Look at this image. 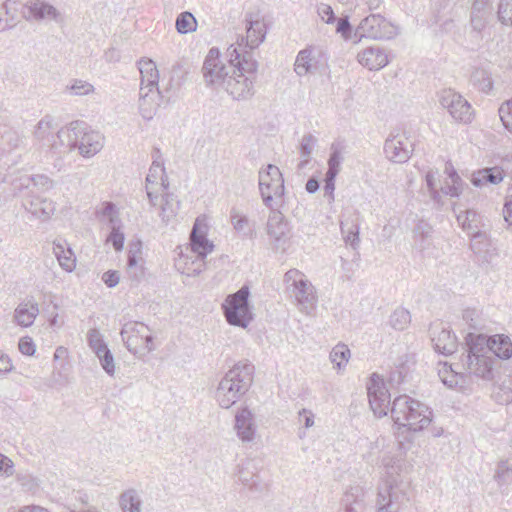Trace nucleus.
Listing matches in <instances>:
<instances>
[{"instance_id":"obj_1","label":"nucleus","mask_w":512,"mask_h":512,"mask_svg":"<svg viewBox=\"0 0 512 512\" xmlns=\"http://www.w3.org/2000/svg\"><path fill=\"white\" fill-rule=\"evenodd\" d=\"M465 346V352L460 357L462 366L470 374L485 381H491L494 378L495 360L490 353L502 360L512 357V341L505 334L487 336L470 332L465 337Z\"/></svg>"},{"instance_id":"obj_2","label":"nucleus","mask_w":512,"mask_h":512,"mask_svg":"<svg viewBox=\"0 0 512 512\" xmlns=\"http://www.w3.org/2000/svg\"><path fill=\"white\" fill-rule=\"evenodd\" d=\"M138 69L141 75L139 110L144 119L150 120L157 108L164 102L168 103L174 94V90L180 86L179 79L174 83L175 75L180 72V68L173 67L172 76L164 91L159 88V71L152 59H140Z\"/></svg>"},{"instance_id":"obj_3","label":"nucleus","mask_w":512,"mask_h":512,"mask_svg":"<svg viewBox=\"0 0 512 512\" xmlns=\"http://www.w3.org/2000/svg\"><path fill=\"white\" fill-rule=\"evenodd\" d=\"M228 54L234 67L226 79L224 89L234 100H248L255 94L254 83L258 70V62L251 51H238L230 45Z\"/></svg>"},{"instance_id":"obj_4","label":"nucleus","mask_w":512,"mask_h":512,"mask_svg":"<svg viewBox=\"0 0 512 512\" xmlns=\"http://www.w3.org/2000/svg\"><path fill=\"white\" fill-rule=\"evenodd\" d=\"M255 367L250 362H238L221 379L216 400L219 405L228 409L232 407L251 387Z\"/></svg>"},{"instance_id":"obj_5","label":"nucleus","mask_w":512,"mask_h":512,"mask_svg":"<svg viewBox=\"0 0 512 512\" xmlns=\"http://www.w3.org/2000/svg\"><path fill=\"white\" fill-rule=\"evenodd\" d=\"M391 417L399 428L404 427L413 432L425 429L432 421V410L424 403L407 395L394 399Z\"/></svg>"},{"instance_id":"obj_6","label":"nucleus","mask_w":512,"mask_h":512,"mask_svg":"<svg viewBox=\"0 0 512 512\" xmlns=\"http://www.w3.org/2000/svg\"><path fill=\"white\" fill-rule=\"evenodd\" d=\"M249 296L250 288L244 284L238 291L226 297L222 309L230 325L246 328L253 320Z\"/></svg>"},{"instance_id":"obj_7","label":"nucleus","mask_w":512,"mask_h":512,"mask_svg":"<svg viewBox=\"0 0 512 512\" xmlns=\"http://www.w3.org/2000/svg\"><path fill=\"white\" fill-rule=\"evenodd\" d=\"M226 54L228 64L222 61L221 52L217 47H212L208 51L202 66V75L207 87L222 89L225 85L226 79L234 67V64H231V56L228 52Z\"/></svg>"},{"instance_id":"obj_8","label":"nucleus","mask_w":512,"mask_h":512,"mask_svg":"<svg viewBox=\"0 0 512 512\" xmlns=\"http://www.w3.org/2000/svg\"><path fill=\"white\" fill-rule=\"evenodd\" d=\"M397 34V28L379 13L370 14L362 19L354 31L356 43L362 38L389 40Z\"/></svg>"},{"instance_id":"obj_9","label":"nucleus","mask_w":512,"mask_h":512,"mask_svg":"<svg viewBox=\"0 0 512 512\" xmlns=\"http://www.w3.org/2000/svg\"><path fill=\"white\" fill-rule=\"evenodd\" d=\"M270 209L266 224V232L272 249L285 253L290 246L291 226L285 216L274 206Z\"/></svg>"},{"instance_id":"obj_10","label":"nucleus","mask_w":512,"mask_h":512,"mask_svg":"<svg viewBox=\"0 0 512 512\" xmlns=\"http://www.w3.org/2000/svg\"><path fill=\"white\" fill-rule=\"evenodd\" d=\"M284 282L287 291L294 296L301 310L307 311L313 308L316 302L314 287L302 272L290 269L284 275Z\"/></svg>"},{"instance_id":"obj_11","label":"nucleus","mask_w":512,"mask_h":512,"mask_svg":"<svg viewBox=\"0 0 512 512\" xmlns=\"http://www.w3.org/2000/svg\"><path fill=\"white\" fill-rule=\"evenodd\" d=\"M409 497L404 489L394 483V480L385 479L378 486L377 508L378 512H401L408 504Z\"/></svg>"},{"instance_id":"obj_12","label":"nucleus","mask_w":512,"mask_h":512,"mask_svg":"<svg viewBox=\"0 0 512 512\" xmlns=\"http://www.w3.org/2000/svg\"><path fill=\"white\" fill-rule=\"evenodd\" d=\"M71 131L74 136L73 142L70 141L69 145H75L83 157H92L103 148L104 137L102 134L90 130L85 122H71Z\"/></svg>"},{"instance_id":"obj_13","label":"nucleus","mask_w":512,"mask_h":512,"mask_svg":"<svg viewBox=\"0 0 512 512\" xmlns=\"http://www.w3.org/2000/svg\"><path fill=\"white\" fill-rule=\"evenodd\" d=\"M385 157L392 163H406L414 151V143L407 136L406 132H391L386 138L383 147Z\"/></svg>"},{"instance_id":"obj_14","label":"nucleus","mask_w":512,"mask_h":512,"mask_svg":"<svg viewBox=\"0 0 512 512\" xmlns=\"http://www.w3.org/2000/svg\"><path fill=\"white\" fill-rule=\"evenodd\" d=\"M370 407L378 417L386 416L390 406V394L383 379L373 373L366 385Z\"/></svg>"},{"instance_id":"obj_15","label":"nucleus","mask_w":512,"mask_h":512,"mask_svg":"<svg viewBox=\"0 0 512 512\" xmlns=\"http://www.w3.org/2000/svg\"><path fill=\"white\" fill-rule=\"evenodd\" d=\"M246 22V37L240 36L236 44H232L238 48V51H251L256 49L266 37V25L258 15L247 14L245 17Z\"/></svg>"},{"instance_id":"obj_16","label":"nucleus","mask_w":512,"mask_h":512,"mask_svg":"<svg viewBox=\"0 0 512 512\" xmlns=\"http://www.w3.org/2000/svg\"><path fill=\"white\" fill-rule=\"evenodd\" d=\"M439 102L455 120L463 123L471 122V105L461 94L452 89H443L439 93Z\"/></svg>"},{"instance_id":"obj_17","label":"nucleus","mask_w":512,"mask_h":512,"mask_svg":"<svg viewBox=\"0 0 512 512\" xmlns=\"http://www.w3.org/2000/svg\"><path fill=\"white\" fill-rule=\"evenodd\" d=\"M470 249L474 254L475 261L481 267H488L498 256V250L487 232L475 233L474 236H471Z\"/></svg>"},{"instance_id":"obj_18","label":"nucleus","mask_w":512,"mask_h":512,"mask_svg":"<svg viewBox=\"0 0 512 512\" xmlns=\"http://www.w3.org/2000/svg\"><path fill=\"white\" fill-rule=\"evenodd\" d=\"M190 246L191 250L201 260L198 267L193 270V274H199L204 267L203 260L212 252L214 244L208 240L206 229L199 225L198 219L194 223L190 234Z\"/></svg>"},{"instance_id":"obj_19","label":"nucleus","mask_w":512,"mask_h":512,"mask_svg":"<svg viewBox=\"0 0 512 512\" xmlns=\"http://www.w3.org/2000/svg\"><path fill=\"white\" fill-rule=\"evenodd\" d=\"M26 20H54L58 21L59 11L45 0H28L22 8Z\"/></svg>"},{"instance_id":"obj_20","label":"nucleus","mask_w":512,"mask_h":512,"mask_svg":"<svg viewBox=\"0 0 512 512\" xmlns=\"http://www.w3.org/2000/svg\"><path fill=\"white\" fill-rule=\"evenodd\" d=\"M135 326V324L126 323L120 332L122 341L124 342L126 348L134 355L145 354L153 351V336H149L148 338H141L140 334L139 336L133 334L132 327Z\"/></svg>"},{"instance_id":"obj_21","label":"nucleus","mask_w":512,"mask_h":512,"mask_svg":"<svg viewBox=\"0 0 512 512\" xmlns=\"http://www.w3.org/2000/svg\"><path fill=\"white\" fill-rule=\"evenodd\" d=\"M431 340L436 352L445 356L453 354L457 349V338L448 328L441 324L434 326L430 330Z\"/></svg>"},{"instance_id":"obj_22","label":"nucleus","mask_w":512,"mask_h":512,"mask_svg":"<svg viewBox=\"0 0 512 512\" xmlns=\"http://www.w3.org/2000/svg\"><path fill=\"white\" fill-rule=\"evenodd\" d=\"M282 173L279 168L273 164H268L266 169L259 171V190L264 205L272 208V187L281 180Z\"/></svg>"},{"instance_id":"obj_23","label":"nucleus","mask_w":512,"mask_h":512,"mask_svg":"<svg viewBox=\"0 0 512 512\" xmlns=\"http://www.w3.org/2000/svg\"><path fill=\"white\" fill-rule=\"evenodd\" d=\"M357 60L369 70H379L388 64V56L379 46H371L359 52Z\"/></svg>"},{"instance_id":"obj_24","label":"nucleus","mask_w":512,"mask_h":512,"mask_svg":"<svg viewBox=\"0 0 512 512\" xmlns=\"http://www.w3.org/2000/svg\"><path fill=\"white\" fill-rule=\"evenodd\" d=\"M234 428L238 437L244 442H250L255 436V425L253 422V414L247 408H242L235 415Z\"/></svg>"},{"instance_id":"obj_25","label":"nucleus","mask_w":512,"mask_h":512,"mask_svg":"<svg viewBox=\"0 0 512 512\" xmlns=\"http://www.w3.org/2000/svg\"><path fill=\"white\" fill-rule=\"evenodd\" d=\"M258 464L259 462L254 459H246L238 470V478L242 484L254 490L262 489Z\"/></svg>"},{"instance_id":"obj_26","label":"nucleus","mask_w":512,"mask_h":512,"mask_svg":"<svg viewBox=\"0 0 512 512\" xmlns=\"http://www.w3.org/2000/svg\"><path fill=\"white\" fill-rule=\"evenodd\" d=\"M73 132L71 131V124L67 128L57 130L55 135H51V141L45 146L56 155H62L75 149V145H69L70 141L73 142Z\"/></svg>"},{"instance_id":"obj_27","label":"nucleus","mask_w":512,"mask_h":512,"mask_svg":"<svg viewBox=\"0 0 512 512\" xmlns=\"http://www.w3.org/2000/svg\"><path fill=\"white\" fill-rule=\"evenodd\" d=\"M457 221L469 237L474 236L475 233L485 232L482 230L484 227L483 217L473 209L461 211L457 215Z\"/></svg>"},{"instance_id":"obj_28","label":"nucleus","mask_w":512,"mask_h":512,"mask_svg":"<svg viewBox=\"0 0 512 512\" xmlns=\"http://www.w3.org/2000/svg\"><path fill=\"white\" fill-rule=\"evenodd\" d=\"M491 11L489 0H474L471 7L470 22L475 31L481 32L485 28Z\"/></svg>"},{"instance_id":"obj_29","label":"nucleus","mask_w":512,"mask_h":512,"mask_svg":"<svg viewBox=\"0 0 512 512\" xmlns=\"http://www.w3.org/2000/svg\"><path fill=\"white\" fill-rule=\"evenodd\" d=\"M230 219L235 231L243 238H255V223L251 222L246 215L239 213L233 208L230 212Z\"/></svg>"},{"instance_id":"obj_30","label":"nucleus","mask_w":512,"mask_h":512,"mask_svg":"<svg viewBox=\"0 0 512 512\" xmlns=\"http://www.w3.org/2000/svg\"><path fill=\"white\" fill-rule=\"evenodd\" d=\"M504 178L503 170L497 166L484 168L473 173L471 182L475 187H481L486 184H498Z\"/></svg>"},{"instance_id":"obj_31","label":"nucleus","mask_w":512,"mask_h":512,"mask_svg":"<svg viewBox=\"0 0 512 512\" xmlns=\"http://www.w3.org/2000/svg\"><path fill=\"white\" fill-rule=\"evenodd\" d=\"M365 492L361 486H352L344 494L342 504L345 512H363Z\"/></svg>"},{"instance_id":"obj_32","label":"nucleus","mask_w":512,"mask_h":512,"mask_svg":"<svg viewBox=\"0 0 512 512\" xmlns=\"http://www.w3.org/2000/svg\"><path fill=\"white\" fill-rule=\"evenodd\" d=\"M19 5L18 0H6V3L1 4L0 31L10 29L16 25Z\"/></svg>"},{"instance_id":"obj_33","label":"nucleus","mask_w":512,"mask_h":512,"mask_svg":"<svg viewBox=\"0 0 512 512\" xmlns=\"http://www.w3.org/2000/svg\"><path fill=\"white\" fill-rule=\"evenodd\" d=\"M38 313L39 308L37 303H23L18 305L15 309L14 318L18 325L29 327L34 323Z\"/></svg>"},{"instance_id":"obj_34","label":"nucleus","mask_w":512,"mask_h":512,"mask_svg":"<svg viewBox=\"0 0 512 512\" xmlns=\"http://www.w3.org/2000/svg\"><path fill=\"white\" fill-rule=\"evenodd\" d=\"M340 229L345 243L350 245L353 249H357L360 243V227L357 219H346L341 221Z\"/></svg>"},{"instance_id":"obj_35","label":"nucleus","mask_w":512,"mask_h":512,"mask_svg":"<svg viewBox=\"0 0 512 512\" xmlns=\"http://www.w3.org/2000/svg\"><path fill=\"white\" fill-rule=\"evenodd\" d=\"M57 125L54 124V118L50 115L43 117L34 130L35 138L41 142L42 146H45L51 141V135H55Z\"/></svg>"},{"instance_id":"obj_36","label":"nucleus","mask_w":512,"mask_h":512,"mask_svg":"<svg viewBox=\"0 0 512 512\" xmlns=\"http://www.w3.org/2000/svg\"><path fill=\"white\" fill-rule=\"evenodd\" d=\"M53 252L64 270L71 272L75 268L76 259L70 247H65L60 242H54Z\"/></svg>"},{"instance_id":"obj_37","label":"nucleus","mask_w":512,"mask_h":512,"mask_svg":"<svg viewBox=\"0 0 512 512\" xmlns=\"http://www.w3.org/2000/svg\"><path fill=\"white\" fill-rule=\"evenodd\" d=\"M122 512H141L142 501L135 489L124 491L119 498Z\"/></svg>"},{"instance_id":"obj_38","label":"nucleus","mask_w":512,"mask_h":512,"mask_svg":"<svg viewBox=\"0 0 512 512\" xmlns=\"http://www.w3.org/2000/svg\"><path fill=\"white\" fill-rule=\"evenodd\" d=\"M438 376L442 383L448 388L462 386L464 383L463 374L455 372L451 365H448L447 363H444L443 367L439 369Z\"/></svg>"},{"instance_id":"obj_39","label":"nucleus","mask_w":512,"mask_h":512,"mask_svg":"<svg viewBox=\"0 0 512 512\" xmlns=\"http://www.w3.org/2000/svg\"><path fill=\"white\" fill-rule=\"evenodd\" d=\"M470 81L474 87L484 93L490 92L493 87L491 76L484 69H475L471 74Z\"/></svg>"},{"instance_id":"obj_40","label":"nucleus","mask_w":512,"mask_h":512,"mask_svg":"<svg viewBox=\"0 0 512 512\" xmlns=\"http://www.w3.org/2000/svg\"><path fill=\"white\" fill-rule=\"evenodd\" d=\"M312 48L307 47L301 50L295 60L294 70L299 76H304L311 71L312 68Z\"/></svg>"},{"instance_id":"obj_41","label":"nucleus","mask_w":512,"mask_h":512,"mask_svg":"<svg viewBox=\"0 0 512 512\" xmlns=\"http://www.w3.org/2000/svg\"><path fill=\"white\" fill-rule=\"evenodd\" d=\"M109 226L111 231L107 236V241L112 244L115 251H121L125 240L124 233L121 231V220L111 219Z\"/></svg>"},{"instance_id":"obj_42","label":"nucleus","mask_w":512,"mask_h":512,"mask_svg":"<svg viewBox=\"0 0 512 512\" xmlns=\"http://www.w3.org/2000/svg\"><path fill=\"white\" fill-rule=\"evenodd\" d=\"M411 322L410 312L404 308H397L390 316L389 323L395 330L402 331Z\"/></svg>"},{"instance_id":"obj_43","label":"nucleus","mask_w":512,"mask_h":512,"mask_svg":"<svg viewBox=\"0 0 512 512\" xmlns=\"http://www.w3.org/2000/svg\"><path fill=\"white\" fill-rule=\"evenodd\" d=\"M197 22L190 12H182L176 19V29L180 34H187L196 30Z\"/></svg>"},{"instance_id":"obj_44","label":"nucleus","mask_w":512,"mask_h":512,"mask_svg":"<svg viewBox=\"0 0 512 512\" xmlns=\"http://www.w3.org/2000/svg\"><path fill=\"white\" fill-rule=\"evenodd\" d=\"M342 161L343 157L341 147L339 144L333 143L331 145V152L328 158V169L326 173L338 175Z\"/></svg>"},{"instance_id":"obj_45","label":"nucleus","mask_w":512,"mask_h":512,"mask_svg":"<svg viewBox=\"0 0 512 512\" xmlns=\"http://www.w3.org/2000/svg\"><path fill=\"white\" fill-rule=\"evenodd\" d=\"M494 479L498 485H507L512 482V468L510 467L509 460H501L494 474Z\"/></svg>"},{"instance_id":"obj_46","label":"nucleus","mask_w":512,"mask_h":512,"mask_svg":"<svg viewBox=\"0 0 512 512\" xmlns=\"http://www.w3.org/2000/svg\"><path fill=\"white\" fill-rule=\"evenodd\" d=\"M317 139L312 134L304 135L300 143V154L304 158L298 165L300 169H303L309 162L312 149L316 144Z\"/></svg>"},{"instance_id":"obj_47","label":"nucleus","mask_w":512,"mask_h":512,"mask_svg":"<svg viewBox=\"0 0 512 512\" xmlns=\"http://www.w3.org/2000/svg\"><path fill=\"white\" fill-rule=\"evenodd\" d=\"M87 342L94 354H99L101 351L108 348V345L104 341L102 334L96 328L90 329L88 331Z\"/></svg>"},{"instance_id":"obj_48","label":"nucleus","mask_w":512,"mask_h":512,"mask_svg":"<svg viewBox=\"0 0 512 512\" xmlns=\"http://www.w3.org/2000/svg\"><path fill=\"white\" fill-rule=\"evenodd\" d=\"M99 360V363L105 373L109 376H114L116 371V363L114 355L109 348L101 351L99 354H95Z\"/></svg>"},{"instance_id":"obj_49","label":"nucleus","mask_w":512,"mask_h":512,"mask_svg":"<svg viewBox=\"0 0 512 512\" xmlns=\"http://www.w3.org/2000/svg\"><path fill=\"white\" fill-rule=\"evenodd\" d=\"M350 350L345 344L336 345L330 352V359L340 369L342 364L348 362Z\"/></svg>"},{"instance_id":"obj_50","label":"nucleus","mask_w":512,"mask_h":512,"mask_svg":"<svg viewBox=\"0 0 512 512\" xmlns=\"http://www.w3.org/2000/svg\"><path fill=\"white\" fill-rule=\"evenodd\" d=\"M159 172L162 173V176H165V167H164V162L163 161H157V160H154L149 168V172L146 176V183L147 184H154L156 183L158 177H159ZM161 180H162V186L166 189L168 187V183L166 184L165 183V180L163 177H161Z\"/></svg>"},{"instance_id":"obj_51","label":"nucleus","mask_w":512,"mask_h":512,"mask_svg":"<svg viewBox=\"0 0 512 512\" xmlns=\"http://www.w3.org/2000/svg\"><path fill=\"white\" fill-rule=\"evenodd\" d=\"M497 15L502 24L512 26V0H500Z\"/></svg>"},{"instance_id":"obj_52","label":"nucleus","mask_w":512,"mask_h":512,"mask_svg":"<svg viewBox=\"0 0 512 512\" xmlns=\"http://www.w3.org/2000/svg\"><path fill=\"white\" fill-rule=\"evenodd\" d=\"M432 233V226L423 221V220H420L415 228H414V235L416 238H420L421 240V243H420V248L421 249H425L426 248V245H425V241L430 237Z\"/></svg>"},{"instance_id":"obj_53","label":"nucleus","mask_w":512,"mask_h":512,"mask_svg":"<svg viewBox=\"0 0 512 512\" xmlns=\"http://www.w3.org/2000/svg\"><path fill=\"white\" fill-rule=\"evenodd\" d=\"M463 320L468 324L471 329L481 330L483 328V324L480 319V314L476 309H465L463 311Z\"/></svg>"},{"instance_id":"obj_54","label":"nucleus","mask_w":512,"mask_h":512,"mask_svg":"<svg viewBox=\"0 0 512 512\" xmlns=\"http://www.w3.org/2000/svg\"><path fill=\"white\" fill-rule=\"evenodd\" d=\"M67 89L73 95L84 96V95H88L89 93L93 92L94 87L92 84H90L86 81L76 79V80H73V82L70 86H67Z\"/></svg>"},{"instance_id":"obj_55","label":"nucleus","mask_w":512,"mask_h":512,"mask_svg":"<svg viewBox=\"0 0 512 512\" xmlns=\"http://www.w3.org/2000/svg\"><path fill=\"white\" fill-rule=\"evenodd\" d=\"M493 399L501 404H509L512 402V389L506 385H500L493 391Z\"/></svg>"},{"instance_id":"obj_56","label":"nucleus","mask_w":512,"mask_h":512,"mask_svg":"<svg viewBox=\"0 0 512 512\" xmlns=\"http://www.w3.org/2000/svg\"><path fill=\"white\" fill-rule=\"evenodd\" d=\"M336 32L341 34V36L345 40H350V39L355 40L353 27L350 24L348 17H342V18L337 19Z\"/></svg>"},{"instance_id":"obj_57","label":"nucleus","mask_w":512,"mask_h":512,"mask_svg":"<svg viewBox=\"0 0 512 512\" xmlns=\"http://www.w3.org/2000/svg\"><path fill=\"white\" fill-rule=\"evenodd\" d=\"M24 180L27 182H32L34 186L42 189L48 190L53 187V181L46 175L37 174V175H25Z\"/></svg>"},{"instance_id":"obj_58","label":"nucleus","mask_w":512,"mask_h":512,"mask_svg":"<svg viewBox=\"0 0 512 512\" xmlns=\"http://www.w3.org/2000/svg\"><path fill=\"white\" fill-rule=\"evenodd\" d=\"M336 177H337L336 174L325 173L323 193H324V197L328 199V202L330 204L335 199L334 198V191H335V179H336Z\"/></svg>"},{"instance_id":"obj_59","label":"nucleus","mask_w":512,"mask_h":512,"mask_svg":"<svg viewBox=\"0 0 512 512\" xmlns=\"http://www.w3.org/2000/svg\"><path fill=\"white\" fill-rule=\"evenodd\" d=\"M436 175H437V172L428 171L425 175V181H426V186L429 190L431 198L434 201L438 202L440 200V193L437 190Z\"/></svg>"},{"instance_id":"obj_60","label":"nucleus","mask_w":512,"mask_h":512,"mask_svg":"<svg viewBox=\"0 0 512 512\" xmlns=\"http://www.w3.org/2000/svg\"><path fill=\"white\" fill-rule=\"evenodd\" d=\"M512 104L503 103L499 108V116L504 127L512 131V116H511Z\"/></svg>"},{"instance_id":"obj_61","label":"nucleus","mask_w":512,"mask_h":512,"mask_svg":"<svg viewBox=\"0 0 512 512\" xmlns=\"http://www.w3.org/2000/svg\"><path fill=\"white\" fill-rule=\"evenodd\" d=\"M317 12L321 19L327 24H333L337 20L332 7L328 4L321 3L318 5Z\"/></svg>"},{"instance_id":"obj_62","label":"nucleus","mask_w":512,"mask_h":512,"mask_svg":"<svg viewBox=\"0 0 512 512\" xmlns=\"http://www.w3.org/2000/svg\"><path fill=\"white\" fill-rule=\"evenodd\" d=\"M18 348L19 351L26 356H32L36 352V345L32 338L28 336L20 338Z\"/></svg>"},{"instance_id":"obj_63","label":"nucleus","mask_w":512,"mask_h":512,"mask_svg":"<svg viewBox=\"0 0 512 512\" xmlns=\"http://www.w3.org/2000/svg\"><path fill=\"white\" fill-rule=\"evenodd\" d=\"M272 192V205L277 208L279 206L278 200H280L285 193L284 179L281 176V180L277 181L270 190Z\"/></svg>"},{"instance_id":"obj_64","label":"nucleus","mask_w":512,"mask_h":512,"mask_svg":"<svg viewBox=\"0 0 512 512\" xmlns=\"http://www.w3.org/2000/svg\"><path fill=\"white\" fill-rule=\"evenodd\" d=\"M102 281L106 284L107 287L113 288L118 285L120 281L119 272L116 270H108L103 273Z\"/></svg>"}]
</instances>
